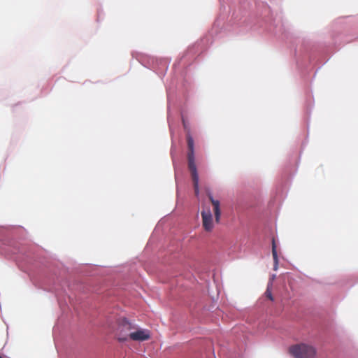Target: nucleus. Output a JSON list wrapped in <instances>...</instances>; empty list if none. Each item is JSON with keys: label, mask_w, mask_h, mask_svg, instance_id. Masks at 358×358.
Masks as SVG:
<instances>
[{"label": "nucleus", "mask_w": 358, "mask_h": 358, "mask_svg": "<svg viewBox=\"0 0 358 358\" xmlns=\"http://www.w3.org/2000/svg\"><path fill=\"white\" fill-rule=\"evenodd\" d=\"M211 44L210 36L203 37L200 41L189 46L181 58L174 62L172 67H177L180 65H182L184 67H194L198 65L203 59V54Z\"/></svg>", "instance_id": "1"}, {"label": "nucleus", "mask_w": 358, "mask_h": 358, "mask_svg": "<svg viewBox=\"0 0 358 358\" xmlns=\"http://www.w3.org/2000/svg\"><path fill=\"white\" fill-rule=\"evenodd\" d=\"M187 148H188V152H187L188 168L191 173V176H192V180L193 182L195 195L198 196L199 194V175H198V172H197L196 166L195 164L194 140L190 134L187 135Z\"/></svg>", "instance_id": "2"}, {"label": "nucleus", "mask_w": 358, "mask_h": 358, "mask_svg": "<svg viewBox=\"0 0 358 358\" xmlns=\"http://www.w3.org/2000/svg\"><path fill=\"white\" fill-rule=\"evenodd\" d=\"M134 60L143 67H169L171 63L169 57L155 58L141 54L137 55L135 59L133 58V62Z\"/></svg>", "instance_id": "3"}, {"label": "nucleus", "mask_w": 358, "mask_h": 358, "mask_svg": "<svg viewBox=\"0 0 358 358\" xmlns=\"http://www.w3.org/2000/svg\"><path fill=\"white\" fill-rule=\"evenodd\" d=\"M289 351L294 358H315L317 355L314 346L303 343L292 345Z\"/></svg>", "instance_id": "4"}, {"label": "nucleus", "mask_w": 358, "mask_h": 358, "mask_svg": "<svg viewBox=\"0 0 358 358\" xmlns=\"http://www.w3.org/2000/svg\"><path fill=\"white\" fill-rule=\"evenodd\" d=\"M136 329V327L132 324L126 319L122 320L119 325V337L118 339L120 341H127L129 338L128 333L133 331Z\"/></svg>", "instance_id": "5"}, {"label": "nucleus", "mask_w": 358, "mask_h": 358, "mask_svg": "<svg viewBox=\"0 0 358 358\" xmlns=\"http://www.w3.org/2000/svg\"><path fill=\"white\" fill-rule=\"evenodd\" d=\"M129 338L132 341H143L150 338L149 331L145 329H135L128 333Z\"/></svg>", "instance_id": "6"}, {"label": "nucleus", "mask_w": 358, "mask_h": 358, "mask_svg": "<svg viewBox=\"0 0 358 358\" xmlns=\"http://www.w3.org/2000/svg\"><path fill=\"white\" fill-rule=\"evenodd\" d=\"M201 217L203 227L205 229V231H211L213 229L214 225L213 221V216L210 211H202Z\"/></svg>", "instance_id": "7"}, {"label": "nucleus", "mask_w": 358, "mask_h": 358, "mask_svg": "<svg viewBox=\"0 0 358 358\" xmlns=\"http://www.w3.org/2000/svg\"><path fill=\"white\" fill-rule=\"evenodd\" d=\"M208 198L213 206V211H214V214H215V222L217 223H218V222H220V216H221L220 201L218 200L214 199L213 196L210 194H208Z\"/></svg>", "instance_id": "8"}, {"label": "nucleus", "mask_w": 358, "mask_h": 358, "mask_svg": "<svg viewBox=\"0 0 358 358\" xmlns=\"http://www.w3.org/2000/svg\"><path fill=\"white\" fill-rule=\"evenodd\" d=\"M272 255L274 261V270L278 269V254L276 250V245L275 243L274 238L272 240Z\"/></svg>", "instance_id": "9"}, {"label": "nucleus", "mask_w": 358, "mask_h": 358, "mask_svg": "<svg viewBox=\"0 0 358 358\" xmlns=\"http://www.w3.org/2000/svg\"><path fill=\"white\" fill-rule=\"evenodd\" d=\"M265 294L266 297H268L271 301H273V297L271 293V291L269 289V288H267Z\"/></svg>", "instance_id": "10"}, {"label": "nucleus", "mask_w": 358, "mask_h": 358, "mask_svg": "<svg viewBox=\"0 0 358 358\" xmlns=\"http://www.w3.org/2000/svg\"><path fill=\"white\" fill-rule=\"evenodd\" d=\"M182 122H183V125H184V127H186V125H185V120H182Z\"/></svg>", "instance_id": "11"}, {"label": "nucleus", "mask_w": 358, "mask_h": 358, "mask_svg": "<svg viewBox=\"0 0 358 358\" xmlns=\"http://www.w3.org/2000/svg\"><path fill=\"white\" fill-rule=\"evenodd\" d=\"M324 64H325V62L322 63V64L320 67H322V66H323Z\"/></svg>", "instance_id": "12"}, {"label": "nucleus", "mask_w": 358, "mask_h": 358, "mask_svg": "<svg viewBox=\"0 0 358 358\" xmlns=\"http://www.w3.org/2000/svg\"><path fill=\"white\" fill-rule=\"evenodd\" d=\"M0 358H3V357L0 355Z\"/></svg>", "instance_id": "13"}]
</instances>
